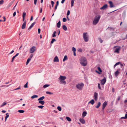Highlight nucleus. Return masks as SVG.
Here are the masks:
<instances>
[{"label": "nucleus", "mask_w": 127, "mask_h": 127, "mask_svg": "<svg viewBox=\"0 0 127 127\" xmlns=\"http://www.w3.org/2000/svg\"><path fill=\"white\" fill-rule=\"evenodd\" d=\"M80 63L82 65L85 66L87 65V61L86 58L84 57H81L80 58Z\"/></svg>", "instance_id": "f257e3e1"}, {"label": "nucleus", "mask_w": 127, "mask_h": 127, "mask_svg": "<svg viewBox=\"0 0 127 127\" xmlns=\"http://www.w3.org/2000/svg\"><path fill=\"white\" fill-rule=\"evenodd\" d=\"M66 79V77L65 76L60 75L59 78L60 83L64 85H65L66 84V82L64 80Z\"/></svg>", "instance_id": "f03ea898"}, {"label": "nucleus", "mask_w": 127, "mask_h": 127, "mask_svg": "<svg viewBox=\"0 0 127 127\" xmlns=\"http://www.w3.org/2000/svg\"><path fill=\"white\" fill-rule=\"evenodd\" d=\"M83 37L84 41L86 42H88L89 40V36L87 32H85L83 34Z\"/></svg>", "instance_id": "7ed1b4c3"}, {"label": "nucleus", "mask_w": 127, "mask_h": 127, "mask_svg": "<svg viewBox=\"0 0 127 127\" xmlns=\"http://www.w3.org/2000/svg\"><path fill=\"white\" fill-rule=\"evenodd\" d=\"M84 86V84L83 83H78L76 85V86L77 88L78 89L80 90H81L82 89Z\"/></svg>", "instance_id": "20e7f679"}, {"label": "nucleus", "mask_w": 127, "mask_h": 127, "mask_svg": "<svg viewBox=\"0 0 127 127\" xmlns=\"http://www.w3.org/2000/svg\"><path fill=\"white\" fill-rule=\"evenodd\" d=\"M118 47L117 48H116L115 49V50L114 52L115 53H119L120 52V50L121 49L120 47L119 46H115L114 47V48H116V47Z\"/></svg>", "instance_id": "39448f33"}, {"label": "nucleus", "mask_w": 127, "mask_h": 127, "mask_svg": "<svg viewBox=\"0 0 127 127\" xmlns=\"http://www.w3.org/2000/svg\"><path fill=\"white\" fill-rule=\"evenodd\" d=\"M35 47L34 46L32 47L30 49V53H33L36 50Z\"/></svg>", "instance_id": "423d86ee"}, {"label": "nucleus", "mask_w": 127, "mask_h": 127, "mask_svg": "<svg viewBox=\"0 0 127 127\" xmlns=\"http://www.w3.org/2000/svg\"><path fill=\"white\" fill-rule=\"evenodd\" d=\"M97 69L98 71L96 70V72L99 74H101V73L102 72V71L100 67H97Z\"/></svg>", "instance_id": "0eeeda50"}, {"label": "nucleus", "mask_w": 127, "mask_h": 127, "mask_svg": "<svg viewBox=\"0 0 127 127\" xmlns=\"http://www.w3.org/2000/svg\"><path fill=\"white\" fill-rule=\"evenodd\" d=\"M106 79L105 77H104L103 78L101 81V84L102 85H103L105 83L106 81Z\"/></svg>", "instance_id": "6e6552de"}, {"label": "nucleus", "mask_w": 127, "mask_h": 127, "mask_svg": "<svg viewBox=\"0 0 127 127\" xmlns=\"http://www.w3.org/2000/svg\"><path fill=\"white\" fill-rule=\"evenodd\" d=\"M100 16L98 15L97 16H96V24H97L100 18Z\"/></svg>", "instance_id": "1a4fd4ad"}, {"label": "nucleus", "mask_w": 127, "mask_h": 127, "mask_svg": "<svg viewBox=\"0 0 127 127\" xmlns=\"http://www.w3.org/2000/svg\"><path fill=\"white\" fill-rule=\"evenodd\" d=\"M107 104V102L105 101L102 104V110L103 111L105 107L106 106Z\"/></svg>", "instance_id": "9d476101"}, {"label": "nucleus", "mask_w": 127, "mask_h": 127, "mask_svg": "<svg viewBox=\"0 0 127 127\" xmlns=\"http://www.w3.org/2000/svg\"><path fill=\"white\" fill-rule=\"evenodd\" d=\"M107 6L108 5L107 4H105L102 7L100 8V9L103 10H104L107 8Z\"/></svg>", "instance_id": "9b49d317"}, {"label": "nucleus", "mask_w": 127, "mask_h": 127, "mask_svg": "<svg viewBox=\"0 0 127 127\" xmlns=\"http://www.w3.org/2000/svg\"><path fill=\"white\" fill-rule=\"evenodd\" d=\"M26 21L25 20L24 21V23L23 24L22 26V29H24L26 27Z\"/></svg>", "instance_id": "f8f14e48"}, {"label": "nucleus", "mask_w": 127, "mask_h": 127, "mask_svg": "<svg viewBox=\"0 0 127 127\" xmlns=\"http://www.w3.org/2000/svg\"><path fill=\"white\" fill-rule=\"evenodd\" d=\"M79 121L80 122L83 124H84L85 123V120L83 119L80 118L79 119Z\"/></svg>", "instance_id": "ddd939ff"}, {"label": "nucleus", "mask_w": 127, "mask_h": 127, "mask_svg": "<svg viewBox=\"0 0 127 127\" xmlns=\"http://www.w3.org/2000/svg\"><path fill=\"white\" fill-rule=\"evenodd\" d=\"M54 62H58L59 60L57 56H56L55 57L53 61Z\"/></svg>", "instance_id": "4468645a"}, {"label": "nucleus", "mask_w": 127, "mask_h": 127, "mask_svg": "<svg viewBox=\"0 0 127 127\" xmlns=\"http://www.w3.org/2000/svg\"><path fill=\"white\" fill-rule=\"evenodd\" d=\"M109 3L110 5V7L111 8H112L114 7V5H113V4L112 2L111 1H109Z\"/></svg>", "instance_id": "2eb2a0df"}, {"label": "nucleus", "mask_w": 127, "mask_h": 127, "mask_svg": "<svg viewBox=\"0 0 127 127\" xmlns=\"http://www.w3.org/2000/svg\"><path fill=\"white\" fill-rule=\"evenodd\" d=\"M94 100L93 99L89 102L88 104L91 103L92 105H93L94 104Z\"/></svg>", "instance_id": "dca6fc26"}, {"label": "nucleus", "mask_w": 127, "mask_h": 127, "mask_svg": "<svg viewBox=\"0 0 127 127\" xmlns=\"http://www.w3.org/2000/svg\"><path fill=\"white\" fill-rule=\"evenodd\" d=\"M57 27L58 28H59L61 26V22L60 21H59L58 22L57 24Z\"/></svg>", "instance_id": "f3484780"}, {"label": "nucleus", "mask_w": 127, "mask_h": 127, "mask_svg": "<svg viewBox=\"0 0 127 127\" xmlns=\"http://www.w3.org/2000/svg\"><path fill=\"white\" fill-rule=\"evenodd\" d=\"M63 29L65 31L67 30V28L65 25H64L62 27Z\"/></svg>", "instance_id": "a211bd4d"}, {"label": "nucleus", "mask_w": 127, "mask_h": 127, "mask_svg": "<svg viewBox=\"0 0 127 127\" xmlns=\"http://www.w3.org/2000/svg\"><path fill=\"white\" fill-rule=\"evenodd\" d=\"M120 73L119 71L118 70H117L115 73V74L116 76H117Z\"/></svg>", "instance_id": "6ab92c4d"}, {"label": "nucleus", "mask_w": 127, "mask_h": 127, "mask_svg": "<svg viewBox=\"0 0 127 127\" xmlns=\"http://www.w3.org/2000/svg\"><path fill=\"white\" fill-rule=\"evenodd\" d=\"M38 102L39 103L41 104L42 105H44V104L45 102L43 100H39Z\"/></svg>", "instance_id": "aec40b11"}, {"label": "nucleus", "mask_w": 127, "mask_h": 127, "mask_svg": "<svg viewBox=\"0 0 127 127\" xmlns=\"http://www.w3.org/2000/svg\"><path fill=\"white\" fill-rule=\"evenodd\" d=\"M87 114V112L86 111H84L83 112L82 115V116L84 117L86 116Z\"/></svg>", "instance_id": "412c9836"}, {"label": "nucleus", "mask_w": 127, "mask_h": 127, "mask_svg": "<svg viewBox=\"0 0 127 127\" xmlns=\"http://www.w3.org/2000/svg\"><path fill=\"white\" fill-rule=\"evenodd\" d=\"M6 116L5 117V122L6 121L7 119L8 118L9 116V114L8 113H7L6 114Z\"/></svg>", "instance_id": "4be33fe9"}, {"label": "nucleus", "mask_w": 127, "mask_h": 127, "mask_svg": "<svg viewBox=\"0 0 127 127\" xmlns=\"http://www.w3.org/2000/svg\"><path fill=\"white\" fill-rule=\"evenodd\" d=\"M67 59H68V58H67V56L66 55H65L64 56V59L63 60V62L65 61Z\"/></svg>", "instance_id": "5701e85b"}, {"label": "nucleus", "mask_w": 127, "mask_h": 127, "mask_svg": "<svg viewBox=\"0 0 127 127\" xmlns=\"http://www.w3.org/2000/svg\"><path fill=\"white\" fill-rule=\"evenodd\" d=\"M45 98L44 96H42L41 97H40L38 99V100H43Z\"/></svg>", "instance_id": "b1692460"}, {"label": "nucleus", "mask_w": 127, "mask_h": 127, "mask_svg": "<svg viewBox=\"0 0 127 127\" xmlns=\"http://www.w3.org/2000/svg\"><path fill=\"white\" fill-rule=\"evenodd\" d=\"M31 60V58H29L27 60L26 62V65H27L29 63L30 61Z\"/></svg>", "instance_id": "393cba45"}, {"label": "nucleus", "mask_w": 127, "mask_h": 127, "mask_svg": "<svg viewBox=\"0 0 127 127\" xmlns=\"http://www.w3.org/2000/svg\"><path fill=\"white\" fill-rule=\"evenodd\" d=\"M91 112L92 113H95V110L94 108L92 109L91 111Z\"/></svg>", "instance_id": "a878e982"}, {"label": "nucleus", "mask_w": 127, "mask_h": 127, "mask_svg": "<svg viewBox=\"0 0 127 127\" xmlns=\"http://www.w3.org/2000/svg\"><path fill=\"white\" fill-rule=\"evenodd\" d=\"M66 119L69 122L71 121V118L68 117H66Z\"/></svg>", "instance_id": "bb28decb"}, {"label": "nucleus", "mask_w": 127, "mask_h": 127, "mask_svg": "<svg viewBox=\"0 0 127 127\" xmlns=\"http://www.w3.org/2000/svg\"><path fill=\"white\" fill-rule=\"evenodd\" d=\"M38 97L37 95H33L31 96V98L32 99H33L35 98H37Z\"/></svg>", "instance_id": "cd10ccee"}, {"label": "nucleus", "mask_w": 127, "mask_h": 127, "mask_svg": "<svg viewBox=\"0 0 127 127\" xmlns=\"http://www.w3.org/2000/svg\"><path fill=\"white\" fill-rule=\"evenodd\" d=\"M50 86V85L48 84H46L44 85L43 87V88H45Z\"/></svg>", "instance_id": "c85d7f7f"}, {"label": "nucleus", "mask_w": 127, "mask_h": 127, "mask_svg": "<svg viewBox=\"0 0 127 127\" xmlns=\"http://www.w3.org/2000/svg\"><path fill=\"white\" fill-rule=\"evenodd\" d=\"M100 105H101L100 102H99L98 103L97 105L96 106V107L97 108H98L100 106Z\"/></svg>", "instance_id": "c756f323"}, {"label": "nucleus", "mask_w": 127, "mask_h": 127, "mask_svg": "<svg viewBox=\"0 0 127 127\" xmlns=\"http://www.w3.org/2000/svg\"><path fill=\"white\" fill-rule=\"evenodd\" d=\"M18 112L20 113H23L25 112V111L23 110H19L18 111Z\"/></svg>", "instance_id": "7c9ffc66"}, {"label": "nucleus", "mask_w": 127, "mask_h": 127, "mask_svg": "<svg viewBox=\"0 0 127 127\" xmlns=\"http://www.w3.org/2000/svg\"><path fill=\"white\" fill-rule=\"evenodd\" d=\"M74 0H71V5L72 7L74 5Z\"/></svg>", "instance_id": "2f4dec72"}, {"label": "nucleus", "mask_w": 127, "mask_h": 127, "mask_svg": "<svg viewBox=\"0 0 127 127\" xmlns=\"http://www.w3.org/2000/svg\"><path fill=\"white\" fill-rule=\"evenodd\" d=\"M46 93L47 94H49V95H53V93L48 91L46 92Z\"/></svg>", "instance_id": "473e14b6"}, {"label": "nucleus", "mask_w": 127, "mask_h": 127, "mask_svg": "<svg viewBox=\"0 0 127 127\" xmlns=\"http://www.w3.org/2000/svg\"><path fill=\"white\" fill-rule=\"evenodd\" d=\"M56 41V40L55 39L53 38L52 39V40L51 41V44H52L53 43V42L54 41Z\"/></svg>", "instance_id": "72a5a7b5"}, {"label": "nucleus", "mask_w": 127, "mask_h": 127, "mask_svg": "<svg viewBox=\"0 0 127 127\" xmlns=\"http://www.w3.org/2000/svg\"><path fill=\"white\" fill-rule=\"evenodd\" d=\"M108 28H109L111 31H114L115 30V29L111 27H108Z\"/></svg>", "instance_id": "f704fd0d"}, {"label": "nucleus", "mask_w": 127, "mask_h": 127, "mask_svg": "<svg viewBox=\"0 0 127 127\" xmlns=\"http://www.w3.org/2000/svg\"><path fill=\"white\" fill-rule=\"evenodd\" d=\"M7 104V103L5 102H3L2 104L0 106V107H2L4 106V105H6Z\"/></svg>", "instance_id": "c9c22d12"}, {"label": "nucleus", "mask_w": 127, "mask_h": 127, "mask_svg": "<svg viewBox=\"0 0 127 127\" xmlns=\"http://www.w3.org/2000/svg\"><path fill=\"white\" fill-rule=\"evenodd\" d=\"M56 31H54V32L53 34L52 35V36L53 37H55L56 36Z\"/></svg>", "instance_id": "e433bc0d"}, {"label": "nucleus", "mask_w": 127, "mask_h": 127, "mask_svg": "<svg viewBox=\"0 0 127 127\" xmlns=\"http://www.w3.org/2000/svg\"><path fill=\"white\" fill-rule=\"evenodd\" d=\"M57 109L59 111H61L62 110V108L60 106H58L57 108Z\"/></svg>", "instance_id": "4c0bfd02"}, {"label": "nucleus", "mask_w": 127, "mask_h": 127, "mask_svg": "<svg viewBox=\"0 0 127 127\" xmlns=\"http://www.w3.org/2000/svg\"><path fill=\"white\" fill-rule=\"evenodd\" d=\"M26 15V13L25 12H23V13L22 17L25 18Z\"/></svg>", "instance_id": "58836bf2"}, {"label": "nucleus", "mask_w": 127, "mask_h": 127, "mask_svg": "<svg viewBox=\"0 0 127 127\" xmlns=\"http://www.w3.org/2000/svg\"><path fill=\"white\" fill-rule=\"evenodd\" d=\"M95 52V51H93V50L92 49L90 51V54H92L94 53Z\"/></svg>", "instance_id": "ea45409f"}, {"label": "nucleus", "mask_w": 127, "mask_h": 127, "mask_svg": "<svg viewBox=\"0 0 127 127\" xmlns=\"http://www.w3.org/2000/svg\"><path fill=\"white\" fill-rule=\"evenodd\" d=\"M28 82H27L24 85V87L25 88H27L28 87Z\"/></svg>", "instance_id": "a19ab883"}, {"label": "nucleus", "mask_w": 127, "mask_h": 127, "mask_svg": "<svg viewBox=\"0 0 127 127\" xmlns=\"http://www.w3.org/2000/svg\"><path fill=\"white\" fill-rule=\"evenodd\" d=\"M35 22H33V23H32L31 25L30 26L32 28V27L35 24Z\"/></svg>", "instance_id": "79ce46f5"}, {"label": "nucleus", "mask_w": 127, "mask_h": 127, "mask_svg": "<svg viewBox=\"0 0 127 127\" xmlns=\"http://www.w3.org/2000/svg\"><path fill=\"white\" fill-rule=\"evenodd\" d=\"M72 51L73 52H76V48L74 47H73L72 48Z\"/></svg>", "instance_id": "37998d69"}, {"label": "nucleus", "mask_w": 127, "mask_h": 127, "mask_svg": "<svg viewBox=\"0 0 127 127\" xmlns=\"http://www.w3.org/2000/svg\"><path fill=\"white\" fill-rule=\"evenodd\" d=\"M51 4L52 5V7H53L54 5V1H51Z\"/></svg>", "instance_id": "c03bdc74"}, {"label": "nucleus", "mask_w": 127, "mask_h": 127, "mask_svg": "<svg viewBox=\"0 0 127 127\" xmlns=\"http://www.w3.org/2000/svg\"><path fill=\"white\" fill-rule=\"evenodd\" d=\"M20 89H21L20 86L18 88H16V89H15L14 90H12V91H14V90H16Z\"/></svg>", "instance_id": "a18cd8bd"}, {"label": "nucleus", "mask_w": 127, "mask_h": 127, "mask_svg": "<svg viewBox=\"0 0 127 127\" xmlns=\"http://www.w3.org/2000/svg\"><path fill=\"white\" fill-rule=\"evenodd\" d=\"M70 10H68L67 11V13L66 14V15L67 16H68L69 15V14H70Z\"/></svg>", "instance_id": "49530a36"}, {"label": "nucleus", "mask_w": 127, "mask_h": 127, "mask_svg": "<svg viewBox=\"0 0 127 127\" xmlns=\"http://www.w3.org/2000/svg\"><path fill=\"white\" fill-rule=\"evenodd\" d=\"M98 39L99 40V41L100 42V43H102L103 42V40H102L100 37L98 38Z\"/></svg>", "instance_id": "de8ad7c7"}, {"label": "nucleus", "mask_w": 127, "mask_h": 127, "mask_svg": "<svg viewBox=\"0 0 127 127\" xmlns=\"http://www.w3.org/2000/svg\"><path fill=\"white\" fill-rule=\"evenodd\" d=\"M58 6H57V5H55V8H54V12H55V11H56V10L57 9Z\"/></svg>", "instance_id": "09e8293b"}, {"label": "nucleus", "mask_w": 127, "mask_h": 127, "mask_svg": "<svg viewBox=\"0 0 127 127\" xmlns=\"http://www.w3.org/2000/svg\"><path fill=\"white\" fill-rule=\"evenodd\" d=\"M63 21L64 22H65L66 21V19L65 18H63Z\"/></svg>", "instance_id": "8fccbe9b"}, {"label": "nucleus", "mask_w": 127, "mask_h": 127, "mask_svg": "<svg viewBox=\"0 0 127 127\" xmlns=\"http://www.w3.org/2000/svg\"><path fill=\"white\" fill-rule=\"evenodd\" d=\"M38 107L39 108H41V109H42L44 107V106L43 105H40L38 106Z\"/></svg>", "instance_id": "3c124183"}, {"label": "nucleus", "mask_w": 127, "mask_h": 127, "mask_svg": "<svg viewBox=\"0 0 127 127\" xmlns=\"http://www.w3.org/2000/svg\"><path fill=\"white\" fill-rule=\"evenodd\" d=\"M98 88L99 89H100V90H101V87H100V84L99 83L98 84Z\"/></svg>", "instance_id": "603ef678"}, {"label": "nucleus", "mask_w": 127, "mask_h": 127, "mask_svg": "<svg viewBox=\"0 0 127 127\" xmlns=\"http://www.w3.org/2000/svg\"><path fill=\"white\" fill-rule=\"evenodd\" d=\"M93 24L94 25H95V17L94 18V20L93 22Z\"/></svg>", "instance_id": "864d4df0"}, {"label": "nucleus", "mask_w": 127, "mask_h": 127, "mask_svg": "<svg viewBox=\"0 0 127 127\" xmlns=\"http://www.w3.org/2000/svg\"><path fill=\"white\" fill-rule=\"evenodd\" d=\"M120 98H121V96H118V97L117 98V100L118 101H119L120 100Z\"/></svg>", "instance_id": "5fc2aeb1"}, {"label": "nucleus", "mask_w": 127, "mask_h": 127, "mask_svg": "<svg viewBox=\"0 0 127 127\" xmlns=\"http://www.w3.org/2000/svg\"><path fill=\"white\" fill-rule=\"evenodd\" d=\"M4 2V1L3 0H0V5L2 4Z\"/></svg>", "instance_id": "6e6d98bb"}, {"label": "nucleus", "mask_w": 127, "mask_h": 127, "mask_svg": "<svg viewBox=\"0 0 127 127\" xmlns=\"http://www.w3.org/2000/svg\"><path fill=\"white\" fill-rule=\"evenodd\" d=\"M15 57H15V56H14L12 58V60L11 61V62H13L14 60Z\"/></svg>", "instance_id": "4d7b16f0"}, {"label": "nucleus", "mask_w": 127, "mask_h": 127, "mask_svg": "<svg viewBox=\"0 0 127 127\" xmlns=\"http://www.w3.org/2000/svg\"><path fill=\"white\" fill-rule=\"evenodd\" d=\"M127 38V34L126 35V36L125 37L122 38V39L123 40H125V39H126Z\"/></svg>", "instance_id": "13d9d810"}, {"label": "nucleus", "mask_w": 127, "mask_h": 127, "mask_svg": "<svg viewBox=\"0 0 127 127\" xmlns=\"http://www.w3.org/2000/svg\"><path fill=\"white\" fill-rule=\"evenodd\" d=\"M37 1V0H34V3L35 5L36 4Z\"/></svg>", "instance_id": "bf43d9fd"}, {"label": "nucleus", "mask_w": 127, "mask_h": 127, "mask_svg": "<svg viewBox=\"0 0 127 127\" xmlns=\"http://www.w3.org/2000/svg\"><path fill=\"white\" fill-rule=\"evenodd\" d=\"M16 12L15 11L14 12L13 14V17H14L16 15Z\"/></svg>", "instance_id": "052dcab7"}, {"label": "nucleus", "mask_w": 127, "mask_h": 127, "mask_svg": "<svg viewBox=\"0 0 127 127\" xmlns=\"http://www.w3.org/2000/svg\"><path fill=\"white\" fill-rule=\"evenodd\" d=\"M38 33L39 34L40 33V32L41 30L40 28H38Z\"/></svg>", "instance_id": "680f3d73"}, {"label": "nucleus", "mask_w": 127, "mask_h": 127, "mask_svg": "<svg viewBox=\"0 0 127 127\" xmlns=\"http://www.w3.org/2000/svg\"><path fill=\"white\" fill-rule=\"evenodd\" d=\"M3 17L4 19V20H3V22L5 21H6V19L5 17V16H3Z\"/></svg>", "instance_id": "e2e57ef3"}, {"label": "nucleus", "mask_w": 127, "mask_h": 127, "mask_svg": "<svg viewBox=\"0 0 127 127\" xmlns=\"http://www.w3.org/2000/svg\"><path fill=\"white\" fill-rule=\"evenodd\" d=\"M59 4V1H57L56 2V5L58 6Z\"/></svg>", "instance_id": "0e129e2a"}, {"label": "nucleus", "mask_w": 127, "mask_h": 127, "mask_svg": "<svg viewBox=\"0 0 127 127\" xmlns=\"http://www.w3.org/2000/svg\"><path fill=\"white\" fill-rule=\"evenodd\" d=\"M42 8H40V13H42Z\"/></svg>", "instance_id": "69168bd1"}, {"label": "nucleus", "mask_w": 127, "mask_h": 127, "mask_svg": "<svg viewBox=\"0 0 127 127\" xmlns=\"http://www.w3.org/2000/svg\"><path fill=\"white\" fill-rule=\"evenodd\" d=\"M126 119V117H125V116L124 117H121L120 118L121 119Z\"/></svg>", "instance_id": "338daca9"}, {"label": "nucleus", "mask_w": 127, "mask_h": 127, "mask_svg": "<svg viewBox=\"0 0 127 127\" xmlns=\"http://www.w3.org/2000/svg\"><path fill=\"white\" fill-rule=\"evenodd\" d=\"M6 112V111L4 110H2L1 111V112L3 113H5Z\"/></svg>", "instance_id": "774afa93"}]
</instances>
